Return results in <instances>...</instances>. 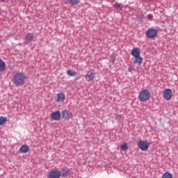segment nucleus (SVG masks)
I'll return each instance as SVG.
<instances>
[{"instance_id": "obj_8", "label": "nucleus", "mask_w": 178, "mask_h": 178, "mask_svg": "<svg viewBox=\"0 0 178 178\" xmlns=\"http://www.w3.org/2000/svg\"><path fill=\"white\" fill-rule=\"evenodd\" d=\"M146 36L150 39L154 38L155 37L157 36V31L154 29H149L146 32Z\"/></svg>"}, {"instance_id": "obj_5", "label": "nucleus", "mask_w": 178, "mask_h": 178, "mask_svg": "<svg viewBox=\"0 0 178 178\" xmlns=\"http://www.w3.org/2000/svg\"><path fill=\"white\" fill-rule=\"evenodd\" d=\"M62 118H64L65 120H69L72 118L73 115L72 113L68 110H64L61 112Z\"/></svg>"}, {"instance_id": "obj_9", "label": "nucleus", "mask_w": 178, "mask_h": 178, "mask_svg": "<svg viewBox=\"0 0 178 178\" xmlns=\"http://www.w3.org/2000/svg\"><path fill=\"white\" fill-rule=\"evenodd\" d=\"M84 77L86 81L90 82L95 79V74L92 72H87Z\"/></svg>"}, {"instance_id": "obj_3", "label": "nucleus", "mask_w": 178, "mask_h": 178, "mask_svg": "<svg viewBox=\"0 0 178 178\" xmlns=\"http://www.w3.org/2000/svg\"><path fill=\"white\" fill-rule=\"evenodd\" d=\"M138 148L144 152H147L149 149L150 143L147 140H140L137 144Z\"/></svg>"}, {"instance_id": "obj_16", "label": "nucleus", "mask_w": 178, "mask_h": 178, "mask_svg": "<svg viewBox=\"0 0 178 178\" xmlns=\"http://www.w3.org/2000/svg\"><path fill=\"white\" fill-rule=\"evenodd\" d=\"M25 38H26V40H28L29 42H32L34 40L35 36L33 35V33H29L26 34V37Z\"/></svg>"}, {"instance_id": "obj_17", "label": "nucleus", "mask_w": 178, "mask_h": 178, "mask_svg": "<svg viewBox=\"0 0 178 178\" xmlns=\"http://www.w3.org/2000/svg\"><path fill=\"white\" fill-rule=\"evenodd\" d=\"M161 178H173V175L172 173L166 172L164 174H163Z\"/></svg>"}, {"instance_id": "obj_21", "label": "nucleus", "mask_w": 178, "mask_h": 178, "mask_svg": "<svg viewBox=\"0 0 178 178\" xmlns=\"http://www.w3.org/2000/svg\"><path fill=\"white\" fill-rule=\"evenodd\" d=\"M121 149L123 151H127L128 150L129 147H127V143H124L121 145L120 147Z\"/></svg>"}, {"instance_id": "obj_24", "label": "nucleus", "mask_w": 178, "mask_h": 178, "mask_svg": "<svg viewBox=\"0 0 178 178\" xmlns=\"http://www.w3.org/2000/svg\"><path fill=\"white\" fill-rule=\"evenodd\" d=\"M134 70H135V69H134L133 67H129L128 68V71H129V72H131L132 71H134Z\"/></svg>"}, {"instance_id": "obj_20", "label": "nucleus", "mask_w": 178, "mask_h": 178, "mask_svg": "<svg viewBox=\"0 0 178 178\" xmlns=\"http://www.w3.org/2000/svg\"><path fill=\"white\" fill-rule=\"evenodd\" d=\"M7 121V118L3 116L0 117V125L4 124Z\"/></svg>"}, {"instance_id": "obj_12", "label": "nucleus", "mask_w": 178, "mask_h": 178, "mask_svg": "<svg viewBox=\"0 0 178 178\" xmlns=\"http://www.w3.org/2000/svg\"><path fill=\"white\" fill-rule=\"evenodd\" d=\"M60 117H61L60 111H58L53 113L51 115V118H53V120H60Z\"/></svg>"}, {"instance_id": "obj_6", "label": "nucleus", "mask_w": 178, "mask_h": 178, "mask_svg": "<svg viewBox=\"0 0 178 178\" xmlns=\"http://www.w3.org/2000/svg\"><path fill=\"white\" fill-rule=\"evenodd\" d=\"M173 97V92L171 89H166L163 92V98L166 100H170Z\"/></svg>"}, {"instance_id": "obj_15", "label": "nucleus", "mask_w": 178, "mask_h": 178, "mask_svg": "<svg viewBox=\"0 0 178 178\" xmlns=\"http://www.w3.org/2000/svg\"><path fill=\"white\" fill-rule=\"evenodd\" d=\"M6 65L4 61L0 59V72H4L6 70Z\"/></svg>"}, {"instance_id": "obj_7", "label": "nucleus", "mask_w": 178, "mask_h": 178, "mask_svg": "<svg viewBox=\"0 0 178 178\" xmlns=\"http://www.w3.org/2000/svg\"><path fill=\"white\" fill-rule=\"evenodd\" d=\"M55 102L57 103L64 102L65 100V95L63 92H60L56 95V97L54 98Z\"/></svg>"}, {"instance_id": "obj_1", "label": "nucleus", "mask_w": 178, "mask_h": 178, "mask_svg": "<svg viewBox=\"0 0 178 178\" xmlns=\"http://www.w3.org/2000/svg\"><path fill=\"white\" fill-rule=\"evenodd\" d=\"M26 77L23 73H17V74L14 75V84L15 86H22L25 83V81Z\"/></svg>"}, {"instance_id": "obj_23", "label": "nucleus", "mask_w": 178, "mask_h": 178, "mask_svg": "<svg viewBox=\"0 0 178 178\" xmlns=\"http://www.w3.org/2000/svg\"><path fill=\"white\" fill-rule=\"evenodd\" d=\"M147 18H148L149 20H152V19H153L152 15V14H148Z\"/></svg>"}, {"instance_id": "obj_10", "label": "nucleus", "mask_w": 178, "mask_h": 178, "mask_svg": "<svg viewBox=\"0 0 178 178\" xmlns=\"http://www.w3.org/2000/svg\"><path fill=\"white\" fill-rule=\"evenodd\" d=\"M131 55L134 58H137L140 56V50L138 48H134L131 52Z\"/></svg>"}, {"instance_id": "obj_18", "label": "nucleus", "mask_w": 178, "mask_h": 178, "mask_svg": "<svg viewBox=\"0 0 178 178\" xmlns=\"http://www.w3.org/2000/svg\"><path fill=\"white\" fill-rule=\"evenodd\" d=\"M67 74L70 76H76L77 73L74 70H69L67 71Z\"/></svg>"}, {"instance_id": "obj_13", "label": "nucleus", "mask_w": 178, "mask_h": 178, "mask_svg": "<svg viewBox=\"0 0 178 178\" xmlns=\"http://www.w3.org/2000/svg\"><path fill=\"white\" fill-rule=\"evenodd\" d=\"M30 149V147L29 145H23L22 146H21V148H19V152L21 153H27Z\"/></svg>"}, {"instance_id": "obj_14", "label": "nucleus", "mask_w": 178, "mask_h": 178, "mask_svg": "<svg viewBox=\"0 0 178 178\" xmlns=\"http://www.w3.org/2000/svg\"><path fill=\"white\" fill-rule=\"evenodd\" d=\"M70 175V170L67 168H62L61 170V176L63 177H67Z\"/></svg>"}, {"instance_id": "obj_22", "label": "nucleus", "mask_w": 178, "mask_h": 178, "mask_svg": "<svg viewBox=\"0 0 178 178\" xmlns=\"http://www.w3.org/2000/svg\"><path fill=\"white\" fill-rule=\"evenodd\" d=\"M116 120L120 121V120H124V118L122 115H117L115 118Z\"/></svg>"}, {"instance_id": "obj_4", "label": "nucleus", "mask_w": 178, "mask_h": 178, "mask_svg": "<svg viewBox=\"0 0 178 178\" xmlns=\"http://www.w3.org/2000/svg\"><path fill=\"white\" fill-rule=\"evenodd\" d=\"M61 173L58 170H51L49 172V175H47V178H60Z\"/></svg>"}, {"instance_id": "obj_19", "label": "nucleus", "mask_w": 178, "mask_h": 178, "mask_svg": "<svg viewBox=\"0 0 178 178\" xmlns=\"http://www.w3.org/2000/svg\"><path fill=\"white\" fill-rule=\"evenodd\" d=\"M113 6L115 9L122 10L123 8V6L122 4H121V3H115V4H113Z\"/></svg>"}, {"instance_id": "obj_11", "label": "nucleus", "mask_w": 178, "mask_h": 178, "mask_svg": "<svg viewBox=\"0 0 178 178\" xmlns=\"http://www.w3.org/2000/svg\"><path fill=\"white\" fill-rule=\"evenodd\" d=\"M134 63L138 66H140L143 63V58L141 56L135 57Z\"/></svg>"}, {"instance_id": "obj_2", "label": "nucleus", "mask_w": 178, "mask_h": 178, "mask_svg": "<svg viewBox=\"0 0 178 178\" xmlns=\"http://www.w3.org/2000/svg\"><path fill=\"white\" fill-rule=\"evenodd\" d=\"M150 98V92L147 90H143L138 95V99L140 102H146Z\"/></svg>"}]
</instances>
